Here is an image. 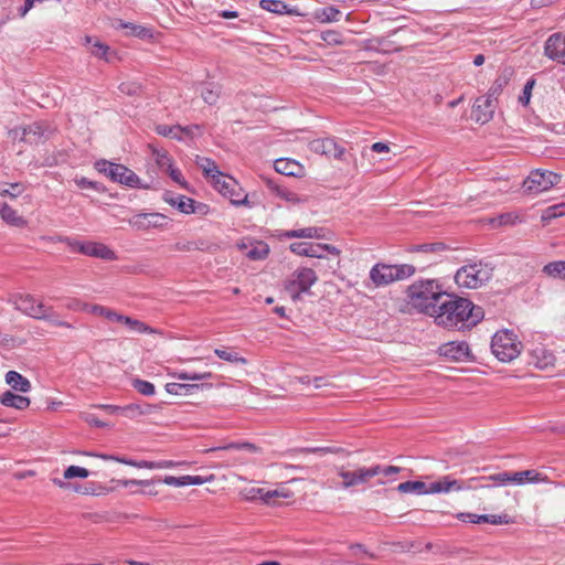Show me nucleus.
Here are the masks:
<instances>
[{
	"mask_svg": "<svg viewBox=\"0 0 565 565\" xmlns=\"http://www.w3.org/2000/svg\"><path fill=\"white\" fill-rule=\"evenodd\" d=\"M1 218L13 226H23L24 220L17 213L15 210L11 209L7 203H3L0 207Z\"/></svg>",
	"mask_w": 565,
	"mask_h": 565,
	"instance_id": "c85d7f7f",
	"label": "nucleus"
},
{
	"mask_svg": "<svg viewBox=\"0 0 565 565\" xmlns=\"http://www.w3.org/2000/svg\"><path fill=\"white\" fill-rule=\"evenodd\" d=\"M497 100L490 96H481L473 104L472 115L477 122L486 124L493 117Z\"/></svg>",
	"mask_w": 565,
	"mask_h": 565,
	"instance_id": "dca6fc26",
	"label": "nucleus"
},
{
	"mask_svg": "<svg viewBox=\"0 0 565 565\" xmlns=\"http://www.w3.org/2000/svg\"><path fill=\"white\" fill-rule=\"evenodd\" d=\"M21 140L29 143H39L43 140L46 127L42 122H32L23 128Z\"/></svg>",
	"mask_w": 565,
	"mask_h": 565,
	"instance_id": "5701e85b",
	"label": "nucleus"
},
{
	"mask_svg": "<svg viewBox=\"0 0 565 565\" xmlns=\"http://www.w3.org/2000/svg\"><path fill=\"white\" fill-rule=\"evenodd\" d=\"M338 475L342 478V488L349 489L359 484H365L372 477L370 467H359L355 470H345L343 467L338 469Z\"/></svg>",
	"mask_w": 565,
	"mask_h": 565,
	"instance_id": "2eb2a0df",
	"label": "nucleus"
},
{
	"mask_svg": "<svg viewBox=\"0 0 565 565\" xmlns=\"http://www.w3.org/2000/svg\"><path fill=\"white\" fill-rule=\"evenodd\" d=\"M22 185L20 183H7L0 182V195L1 196H12L15 198L22 193Z\"/></svg>",
	"mask_w": 565,
	"mask_h": 565,
	"instance_id": "8fccbe9b",
	"label": "nucleus"
},
{
	"mask_svg": "<svg viewBox=\"0 0 565 565\" xmlns=\"http://www.w3.org/2000/svg\"><path fill=\"white\" fill-rule=\"evenodd\" d=\"M275 171L277 173L302 178L305 175V168L298 161L289 159V158H280L277 159L274 163Z\"/></svg>",
	"mask_w": 565,
	"mask_h": 565,
	"instance_id": "aec40b11",
	"label": "nucleus"
},
{
	"mask_svg": "<svg viewBox=\"0 0 565 565\" xmlns=\"http://www.w3.org/2000/svg\"><path fill=\"white\" fill-rule=\"evenodd\" d=\"M370 471H371L372 478L375 476H380V475L390 477V476L398 473L401 471V468L396 467V466L375 465V466L370 467Z\"/></svg>",
	"mask_w": 565,
	"mask_h": 565,
	"instance_id": "09e8293b",
	"label": "nucleus"
},
{
	"mask_svg": "<svg viewBox=\"0 0 565 565\" xmlns=\"http://www.w3.org/2000/svg\"><path fill=\"white\" fill-rule=\"evenodd\" d=\"M509 78L507 76H499L488 92V96L495 99L501 94L503 88L507 86Z\"/></svg>",
	"mask_w": 565,
	"mask_h": 565,
	"instance_id": "603ef678",
	"label": "nucleus"
},
{
	"mask_svg": "<svg viewBox=\"0 0 565 565\" xmlns=\"http://www.w3.org/2000/svg\"><path fill=\"white\" fill-rule=\"evenodd\" d=\"M206 248L207 244L202 239L196 242H177L173 245V249L177 252L205 250Z\"/></svg>",
	"mask_w": 565,
	"mask_h": 565,
	"instance_id": "79ce46f5",
	"label": "nucleus"
},
{
	"mask_svg": "<svg viewBox=\"0 0 565 565\" xmlns=\"http://www.w3.org/2000/svg\"><path fill=\"white\" fill-rule=\"evenodd\" d=\"M163 200L170 205L177 206V209L182 213L191 214L195 212V201L184 195L173 196L170 193H166Z\"/></svg>",
	"mask_w": 565,
	"mask_h": 565,
	"instance_id": "393cba45",
	"label": "nucleus"
},
{
	"mask_svg": "<svg viewBox=\"0 0 565 565\" xmlns=\"http://www.w3.org/2000/svg\"><path fill=\"white\" fill-rule=\"evenodd\" d=\"M134 388L142 395L151 396L154 394V385L148 381L136 379L132 381Z\"/></svg>",
	"mask_w": 565,
	"mask_h": 565,
	"instance_id": "3c124183",
	"label": "nucleus"
},
{
	"mask_svg": "<svg viewBox=\"0 0 565 565\" xmlns=\"http://www.w3.org/2000/svg\"><path fill=\"white\" fill-rule=\"evenodd\" d=\"M162 482L168 486L184 487L185 486V476H182V477L167 476L162 479Z\"/></svg>",
	"mask_w": 565,
	"mask_h": 565,
	"instance_id": "0e129e2a",
	"label": "nucleus"
},
{
	"mask_svg": "<svg viewBox=\"0 0 565 565\" xmlns=\"http://www.w3.org/2000/svg\"><path fill=\"white\" fill-rule=\"evenodd\" d=\"M438 352L441 356L454 362H471L475 356L465 341H450L439 347Z\"/></svg>",
	"mask_w": 565,
	"mask_h": 565,
	"instance_id": "f8f14e48",
	"label": "nucleus"
},
{
	"mask_svg": "<svg viewBox=\"0 0 565 565\" xmlns=\"http://www.w3.org/2000/svg\"><path fill=\"white\" fill-rule=\"evenodd\" d=\"M95 169L100 173H105L111 181L119 182L130 188H136L139 184L138 175L122 164L113 163L107 160H98L95 163Z\"/></svg>",
	"mask_w": 565,
	"mask_h": 565,
	"instance_id": "6e6552de",
	"label": "nucleus"
},
{
	"mask_svg": "<svg viewBox=\"0 0 565 565\" xmlns=\"http://www.w3.org/2000/svg\"><path fill=\"white\" fill-rule=\"evenodd\" d=\"M166 218L167 217L160 213H140L129 218L128 223L137 231H146L152 227L161 226L162 223L160 221Z\"/></svg>",
	"mask_w": 565,
	"mask_h": 565,
	"instance_id": "6ab92c4d",
	"label": "nucleus"
},
{
	"mask_svg": "<svg viewBox=\"0 0 565 565\" xmlns=\"http://www.w3.org/2000/svg\"><path fill=\"white\" fill-rule=\"evenodd\" d=\"M548 482L547 475L535 469H527L521 471H513V484L523 486L526 483H546Z\"/></svg>",
	"mask_w": 565,
	"mask_h": 565,
	"instance_id": "4be33fe9",
	"label": "nucleus"
},
{
	"mask_svg": "<svg viewBox=\"0 0 565 565\" xmlns=\"http://www.w3.org/2000/svg\"><path fill=\"white\" fill-rule=\"evenodd\" d=\"M292 497V492L285 488L279 487L275 490H267L263 494V502L266 504H276L278 499H290Z\"/></svg>",
	"mask_w": 565,
	"mask_h": 565,
	"instance_id": "cd10ccee",
	"label": "nucleus"
},
{
	"mask_svg": "<svg viewBox=\"0 0 565 565\" xmlns=\"http://www.w3.org/2000/svg\"><path fill=\"white\" fill-rule=\"evenodd\" d=\"M544 51L548 58L565 64V34H552L545 42Z\"/></svg>",
	"mask_w": 565,
	"mask_h": 565,
	"instance_id": "a211bd4d",
	"label": "nucleus"
},
{
	"mask_svg": "<svg viewBox=\"0 0 565 565\" xmlns=\"http://www.w3.org/2000/svg\"><path fill=\"white\" fill-rule=\"evenodd\" d=\"M269 254V246L264 242L250 243V247L245 255L252 260L265 259Z\"/></svg>",
	"mask_w": 565,
	"mask_h": 565,
	"instance_id": "7c9ffc66",
	"label": "nucleus"
},
{
	"mask_svg": "<svg viewBox=\"0 0 565 565\" xmlns=\"http://www.w3.org/2000/svg\"><path fill=\"white\" fill-rule=\"evenodd\" d=\"M196 163L207 177L212 178L213 181L214 175H223V173L218 171L216 163L209 158L198 157Z\"/></svg>",
	"mask_w": 565,
	"mask_h": 565,
	"instance_id": "a19ab883",
	"label": "nucleus"
},
{
	"mask_svg": "<svg viewBox=\"0 0 565 565\" xmlns=\"http://www.w3.org/2000/svg\"><path fill=\"white\" fill-rule=\"evenodd\" d=\"M277 195L292 204H299L307 201V199L300 198L296 193L288 191L287 189L284 188H277Z\"/></svg>",
	"mask_w": 565,
	"mask_h": 565,
	"instance_id": "6e6d98bb",
	"label": "nucleus"
},
{
	"mask_svg": "<svg viewBox=\"0 0 565 565\" xmlns=\"http://www.w3.org/2000/svg\"><path fill=\"white\" fill-rule=\"evenodd\" d=\"M156 161L161 169L168 170L170 167H172L171 159L167 152H157Z\"/></svg>",
	"mask_w": 565,
	"mask_h": 565,
	"instance_id": "680f3d73",
	"label": "nucleus"
},
{
	"mask_svg": "<svg viewBox=\"0 0 565 565\" xmlns=\"http://www.w3.org/2000/svg\"><path fill=\"white\" fill-rule=\"evenodd\" d=\"M435 310L436 312L431 315L435 323L448 330H470L484 317V311L481 307L473 305L467 298L447 292Z\"/></svg>",
	"mask_w": 565,
	"mask_h": 565,
	"instance_id": "f257e3e1",
	"label": "nucleus"
},
{
	"mask_svg": "<svg viewBox=\"0 0 565 565\" xmlns=\"http://www.w3.org/2000/svg\"><path fill=\"white\" fill-rule=\"evenodd\" d=\"M480 479V483H483V480L493 481L500 486L513 484V471H501L498 473L490 475L488 477H478Z\"/></svg>",
	"mask_w": 565,
	"mask_h": 565,
	"instance_id": "4c0bfd02",
	"label": "nucleus"
},
{
	"mask_svg": "<svg viewBox=\"0 0 565 565\" xmlns=\"http://www.w3.org/2000/svg\"><path fill=\"white\" fill-rule=\"evenodd\" d=\"M265 493V490L262 488H249L242 491V494L246 500H255L257 498H260L263 500V494Z\"/></svg>",
	"mask_w": 565,
	"mask_h": 565,
	"instance_id": "bf43d9fd",
	"label": "nucleus"
},
{
	"mask_svg": "<svg viewBox=\"0 0 565 565\" xmlns=\"http://www.w3.org/2000/svg\"><path fill=\"white\" fill-rule=\"evenodd\" d=\"M157 406L147 403L143 404H130L122 408V413L128 417H136L138 415H148L154 411Z\"/></svg>",
	"mask_w": 565,
	"mask_h": 565,
	"instance_id": "2f4dec72",
	"label": "nucleus"
},
{
	"mask_svg": "<svg viewBox=\"0 0 565 565\" xmlns=\"http://www.w3.org/2000/svg\"><path fill=\"white\" fill-rule=\"evenodd\" d=\"M10 301L12 302L17 310H19L20 312L28 317H31L36 320H45L54 326H62L67 328L71 327L67 322L57 320L53 307L44 305L43 301L38 300L34 296L30 294L14 295L12 296Z\"/></svg>",
	"mask_w": 565,
	"mask_h": 565,
	"instance_id": "7ed1b4c3",
	"label": "nucleus"
},
{
	"mask_svg": "<svg viewBox=\"0 0 565 565\" xmlns=\"http://www.w3.org/2000/svg\"><path fill=\"white\" fill-rule=\"evenodd\" d=\"M445 294L436 280L417 281L407 288L409 303L430 317L436 312L435 309Z\"/></svg>",
	"mask_w": 565,
	"mask_h": 565,
	"instance_id": "f03ea898",
	"label": "nucleus"
},
{
	"mask_svg": "<svg viewBox=\"0 0 565 565\" xmlns=\"http://www.w3.org/2000/svg\"><path fill=\"white\" fill-rule=\"evenodd\" d=\"M220 93L221 87L218 85L209 84L202 88L201 96L206 104L214 105L220 97Z\"/></svg>",
	"mask_w": 565,
	"mask_h": 565,
	"instance_id": "58836bf2",
	"label": "nucleus"
},
{
	"mask_svg": "<svg viewBox=\"0 0 565 565\" xmlns=\"http://www.w3.org/2000/svg\"><path fill=\"white\" fill-rule=\"evenodd\" d=\"M83 419L87 424H89L92 426H95V427H100L102 428V427H107L108 426L107 423L99 420L94 414H90V413L83 414Z\"/></svg>",
	"mask_w": 565,
	"mask_h": 565,
	"instance_id": "338daca9",
	"label": "nucleus"
},
{
	"mask_svg": "<svg viewBox=\"0 0 565 565\" xmlns=\"http://www.w3.org/2000/svg\"><path fill=\"white\" fill-rule=\"evenodd\" d=\"M415 273V267L408 264L386 265L376 264L370 271V278L375 286H386L397 280H403Z\"/></svg>",
	"mask_w": 565,
	"mask_h": 565,
	"instance_id": "423d86ee",
	"label": "nucleus"
},
{
	"mask_svg": "<svg viewBox=\"0 0 565 565\" xmlns=\"http://www.w3.org/2000/svg\"><path fill=\"white\" fill-rule=\"evenodd\" d=\"M478 520H480V523H491L494 525L510 524L512 522L511 518L508 514H481L480 516H478Z\"/></svg>",
	"mask_w": 565,
	"mask_h": 565,
	"instance_id": "de8ad7c7",
	"label": "nucleus"
},
{
	"mask_svg": "<svg viewBox=\"0 0 565 565\" xmlns=\"http://www.w3.org/2000/svg\"><path fill=\"white\" fill-rule=\"evenodd\" d=\"M308 243H292L289 248L292 253L300 256H308Z\"/></svg>",
	"mask_w": 565,
	"mask_h": 565,
	"instance_id": "774afa93",
	"label": "nucleus"
},
{
	"mask_svg": "<svg viewBox=\"0 0 565 565\" xmlns=\"http://www.w3.org/2000/svg\"><path fill=\"white\" fill-rule=\"evenodd\" d=\"M215 189L228 198L234 205H248L247 194H244L242 188L235 179L228 175H214Z\"/></svg>",
	"mask_w": 565,
	"mask_h": 565,
	"instance_id": "9d476101",
	"label": "nucleus"
},
{
	"mask_svg": "<svg viewBox=\"0 0 565 565\" xmlns=\"http://www.w3.org/2000/svg\"><path fill=\"white\" fill-rule=\"evenodd\" d=\"M65 479H73V478H87L89 476V471L85 468L78 467V466H70L65 469L63 473Z\"/></svg>",
	"mask_w": 565,
	"mask_h": 565,
	"instance_id": "5fc2aeb1",
	"label": "nucleus"
},
{
	"mask_svg": "<svg viewBox=\"0 0 565 565\" xmlns=\"http://www.w3.org/2000/svg\"><path fill=\"white\" fill-rule=\"evenodd\" d=\"M260 8L277 14L289 13L287 4L281 0H262Z\"/></svg>",
	"mask_w": 565,
	"mask_h": 565,
	"instance_id": "37998d69",
	"label": "nucleus"
},
{
	"mask_svg": "<svg viewBox=\"0 0 565 565\" xmlns=\"http://www.w3.org/2000/svg\"><path fill=\"white\" fill-rule=\"evenodd\" d=\"M533 86H534V81L533 79L529 81L524 85L522 95L519 97V102L523 106H526L530 103V98H531V93H532Z\"/></svg>",
	"mask_w": 565,
	"mask_h": 565,
	"instance_id": "13d9d810",
	"label": "nucleus"
},
{
	"mask_svg": "<svg viewBox=\"0 0 565 565\" xmlns=\"http://www.w3.org/2000/svg\"><path fill=\"white\" fill-rule=\"evenodd\" d=\"M81 254L105 260H115L117 258L115 252L108 246L96 242H86L85 246H81Z\"/></svg>",
	"mask_w": 565,
	"mask_h": 565,
	"instance_id": "412c9836",
	"label": "nucleus"
},
{
	"mask_svg": "<svg viewBox=\"0 0 565 565\" xmlns=\"http://www.w3.org/2000/svg\"><path fill=\"white\" fill-rule=\"evenodd\" d=\"M157 134L163 136V137H170L177 140H182L183 137L181 136V126H168V125H158L156 127Z\"/></svg>",
	"mask_w": 565,
	"mask_h": 565,
	"instance_id": "a18cd8bd",
	"label": "nucleus"
},
{
	"mask_svg": "<svg viewBox=\"0 0 565 565\" xmlns=\"http://www.w3.org/2000/svg\"><path fill=\"white\" fill-rule=\"evenodd\" d=\"M533 363L537 369H545L548 365L553 364L554 356L552 353L547 352L545 349L540 348L533 351Z\"/></svg>",
	"mask_w": 565,
	"mask_h": 565,
	"instance_id": "f704fd0d",
	"label": "nucleus"
},
{
	"mask_svg": "<svg viewBox=\"0 0 565 565\" xmlns=\"http://www.w3.org/2000/svg\"><path fill=\"white\" fill-rule=\"evenodd\" d=\"M543 273L553 278L565 279V262L548 263L543 267Z\"/></svg>",
	"mask_w": 565,
	"mask_h": 565,
	"instance_id": "e433bc0d",
	"label": "nucleus"
},
{
	"mask_svg": "<svg viewBox=\"0 0 565 565\" xmlns=\"http://www.w3.org/2000/svg\"><path fill=\"white\" fill-rule=\"evenodd\" d=\"M119 90L127 95H135L139 93L140 86L135 83H121L119 85Z\"/></svg>",
	"mask_w": 565,
	"mask_h": 565,
	"instance_id": "69168bd1",
	"label": "nucleus"
},
{
	"mask_svg": "<svg viewBox=\"0 0 565 565\" xmlns=\"http://www.w3.org/2000/svg\"><path fill=\"white\" fill-rule=\"evenodd\" d=\"M563 215H565V203L552 205L543 211L542 221L547 223L551 220Z\"/></svg>",
	"mask_w": 565,
	"mask_h": 565,
	"instance_id": "49530a36",
	"label": "nucleus"
},
{
	"mask_svg": "<svg viewBox=\"0 0 565 565\" xmlns=\"http://www.w3.org/2000/svg\"><path fill=\"white\" fill-rule=\"evenodd\" d=\"M489 483H480V479L470 478L467 480L455 479L450 475L444 476L427 487V494L431 493H449L465 490L489 489Z\"/></svg>",
	"mask_w": 565,
	"mask_h": 565,
	"instance_id": "0eeeda50",
	"label": "nucleus"
},
{
	"mask_svg": "<svg viewBox=\"0 0 565 565\" xmlns=\"http://www.w3.org/2000/svg\"><path fill=\"white\" fill-rule=\"evenodd\" d=\"M561 178L552 171L535 170L531 172L523 185L527 192L541 193L558 184Z\"/></svg>",
	"mask_w": 565,
	"mask_h": 565,
	"instance_id": "9b49d317",
	"label": "nucleus"
},
{
	"mask_svg": "<svg viewBox=\"0 0 565 565\" xmlns=\"http://www.w3.org/2000/svg\"><path fill=\"white\" fill-rule=\"evenodd\" d=\"M200 385L198 384H181V383H168L166 385V391L169 394L185 396L192 394L194 391L199 390Z\"/></svg>",
	"mask_w": 565,
	"mask_h": 565,
	"instance_id": "72a5a7b5",
	"label": "nucleus"
},
{
	"mask_svg": "<svg viewBox=\"0 0 565 565\" xmlns=\"http://www.w3.org/2000/svg\"><path fill=\"white\" fill-rule=\"evenodd\" d=\"M521 349L522 343L513 331L500 330L492 337L491 351L501 362H511L516 359L521 353Z\"/></svg>",
	"mask_w": 565,
	"mask_h": 565,
	"instance_id": "39448f33",
	"label": "nucleus"
},
{
	"mask_svg": "<svg viewBox=\"0 0 565 565\" xmlns=\"http://www.w3.org/2000/svg\"><path fill=\"white\" fill-rule=\"evenodd\" d=\"M401 493L427 494V486L423 481H405L397 486Z\"/></svg>",
	"mask_w": 565,
	"mask_h": 565,
	"instance_id": "473e14b6",
	"label": "nucleus"
},
{
	"mask_svg": "<svg viewBox=\"0 0 565 565\" xmlns=\"http://www.w3.org/2000/svg\"><path fill=\"white\" fill-rule=\"evenodd\" d=\"M0 403L3 406L23 411L30 406L31 402L29 397L14 394L11 391H7L0 396Z\"/></svg>",
	"mask_w": 565,
	"mask_h": 565,
	"instance_id": "b1692460",
	"label": "nucleus"
},
{
	"mask_svg": "<svg viewBox=\"0 0 565 565\" xmlns=\"http://www.w3.org/2000/svg\"><path fill=\"white\" fill-rule=\"evenodd\" d=\"M231 449L247 450L249 452H258L259 451V448L255 444H252V443H230L225 446L205 449L204 452L210 454V452L231 450Z\"/></svg>",
	"mask_w": 565,
	"mask_h": 565,
	"instance_id": "c756f323",
	"label": "nucleus"
},
{
	"mask_svg": "<svg viewBox=\"0 0 565 565\" xmlns=\"http://www.w3.org/2000/svg\"><path fill=\"white\" fill-rule=\"evenodd\" d=\"M308 257H317L321 258L322 253L324 250L331 253V254H339V250L337 247L328 245V244H312L308 243Z\"/></svg>",
	"mask_w": 565,
	"mask_h": 565,
	"instance_id": "c03bdc74",
	"label": "nucleus"
},
{
	"mask_svg": "<svg viewBox=\"0 0 565 565\" xmlns=\"http://www.w3.org/2000/svg\"><path fill=\"white\" fill-rule=\"evenodd\" d=\"M214 353L224 361L235 363V364H247V360L243 356H239L235 351L227 349H215Z\"/></svg>",
	"mask_w": 565,
	"mask_h": 565,
	"instance_id": "ea45409f",
	"label": "nucleus"
},
{
	"mask_svg": "<svg viewBox=\"0 0 565 565\" xmlns=\"http://www.w3.org/2000/svg\"><path fill=\"white\" fill-rule=\"evenodd\" d=\"M6 383L10 385L13 391L21 393H28L32 388L31 382L17 371H9L6 374Z\"/></svg>",
	"mask_w": 565,
	"mask_h": 565,
	"instance_id": "bb28decb",
	"label": "nucleus"
},
{
	"mask_svg": "<svg viewBox=\"0 0 565 565\" xmlns=\"http://www.w3.org/2000/svg\"><path fill=\"white\" fill-rule=\"evenodd\" d=\"M280 236L286 238H323L324 228L310 226L300 230L286 231Z\"/></svg>",
	"mask_w": 565,
	"mask_h": 565,
	"instance_id": "a878e982",
	"label": "nucleus"
},
{
	"mask_svg": "<svg viewBox=\"0 0 565 565\" xmlns=\"http://www.w3.org/2000/svg\"><path fill=\"white\" fill-rule=\"evenodd\" d=\"M318 280L313 269L301 267L295 270L285 285L286 291L294 301L300 299L302 292H308L310 287Z\"/></svg>",
	"mask_w": 565,
	"mask_h": 565,
	"instance_id": "1a4fd4ad",
	"label": "nucleus"
},
{
	"mask_svg": "<svg viewBox=\"0 0 565 565\" xmlns=\"http://www.w3.org/2000/svg\"><path fill=\"white\" fill-rule=\"evenodd\" d=\"M61 243H65L72 250L81 253V246H85L86 242H79L70 237H60Z\"/></svg>",
	"mask_w": 565,
	"mask_h": 565,
	"instance_id": "e2e57ef3",
	"label": "nucleus"
},
{
	"mask_svg": "<svg viewBox=\"0 0 565 565\" xmlns=\"http://www.w3.org/2000/svg\"><path fill=\"white\" fill-rule=\"evenodd\" d=\"M119 28L128 29L129 34L139 38V39H148L152 36V30L142 25H137L131 22H122L120 21Z\"/></svg>",
	"mask_w": 565,
	"mask_h": 565,
	"instance_id": "c9c22d12",
	"label": "nucleus"
},
{
	"mask_svg": "<svg viewBox=\"0 0 565 565\" xmlns=\"http://www.w3.org/2000/svg\"><path fill=\"white\" fill-rule=\"evenodd\" d=\"M94 310H95V312H98L99 315L105 316L110 321H116V322L126 324L131 331H135L137 333H153L154 332V330L151 327L147 326L142 321L132 319L127 316H122V315H120L116 311L109 310L105 307L96 306Z\"/></svg>",
	"mask_w": 565,
	"mask_h": 565,
	"instance_id": "ddd939ff",
	"label": "nucleus"
},
{
	"mask_svg": "<svg viewBox=\"0 0 565 565\" xmlns=\"http://www.w3.org/2000/svg\"><path fill=\"white\" fill-rule=\"evenodd\" d=\"M74 181L81 189H94L96 191H100L97 182L90 181L85 177L76 178Z\"/></svg>",
	"mask_w": 565,
	"mask_h": 565,
	"instance_id": "052dcab7",
	"label": "nucleus"
},
{
	"mask_svg": "<svg viewBox=\"0 0 565 565\" xmlns=\"http://www.w3.org/2000/svg\"><path fill=\"white\" fill-rule=\"evenodd\" d=\"M88 455L89 456H94L93 454H88ZM95 456L99 457V458H102L104 460H113V461L120 462V463H124V465H128V466H131V467L146 468V469H164V468H172V467H175V466L180 465V462H174V461H171V460H162V461L141 460V461H136V460L128 459V458H125V457H118V456L106 455V454H100V455H95Z\"/></svg>",
	"mask_w": 565,
	"mask_h": 565,
	"instance_id": "4468645a",
	"label": "nucleus"
},
{
	"mask_svg": "<svg viewBox=\"0 0 565 565\" xmlns=\"http://www.w3.org/2000/svg\"><path fill=\"white\" fill-rule=\"evenodd\" d=\"M492 276L493 267L480 262L461 266L455 275V281L459 288L478 289Z\"/></svg>",
	"mask_w": 565,
	"mask_h": 565,
	"instance_id": "20e7f679",
	"label": "nucleus"
},
{
	"mask_svg": "<svg viewBox=\"0 0 565 565\" xmlns=\"http://www.w3.org/2000/svg\"><path fill=\"white\" fill-rule=\"evenodd\" d=\"M309 148L312 152L334 159H342L345 151L331 138L315 139L309 143Z\"/></svg>",
	"mask_w": 565,
	"mask_h": 565,
	"instance_id": "f3484780",
	"label": "nucleus"
},
{
	"mask_svg": "<svg viewBox=\"0 0 565 565\" xmlns=\"http://www.w3.org/2000/svg\"><path fill=\"white\" fill-rule=\"evenodd\" d=\"M89 51L94 56H96L98 58H104L107 62L110 61V58L108 56L109 46L99 41H95L93 43L92 47L89 49Z\"/></svg>",
	"mask_w": 565,
	"mask_h": 565,
	"instance_id": "864d4df0",
	"label": "nucleus"
},
{
	"mask_svg": "<svg viewBox=\"0 0 565 565\" xmlns=\"http://www.w3.org/2000/svg\"><path fill=\"white\" fill-rule=\"evenodd\" d=\"M174 376L181 381H199V380L211 379L212 373H210V372H205V373L180 372V373H175Z\"/></svg>",
	"mask_w": 565,
	"mask_h": 565,
	"instance_id": "4d7b16f0",
	"label": "nucleus"
}]
</instances>
